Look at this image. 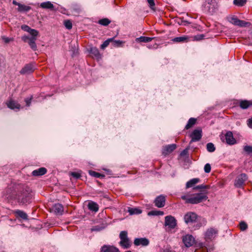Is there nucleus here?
I'll list each match as a JSON object with an SVG mask.
<instances>
[{
	"mask_svg": "<svg viewBox=\"0 0 252 252\" xmlns=\"http://www.w3.org/2000/svg\"><path fill=\"white\" fill-rule=\"evenodd\" d=\"M204 36L203 34L197 35L194 36V39L196 40H200L202 39L203 38Z\"/></svg>",
	"mask_w": 252,
	"mask_h": 252,
	"instance_id": "nucleus-51",
	"label": "nucleus"
},
{
	"mask_svg": "<svg viewBox=\"0 0 252 252\" xmlns=\"http://www.w3.org/2000/svg\"><path fill=\"white\" fill-rule=\"evenodd\" d=\"M88 207L90 210L94 212H97L98 210V205L96 203L94 202H90L88 204Z\"/></svg>",
	"mask_w": 252,
	"mask_h": 252,
	"instance_id": "nucleus-26",
	"label": "nucleus"
},
{
	"mask_svg": "<svg viewBox=\"0 0 252 252\" xmlns=\"http://www.w3.org/2000/svg\"><path fill=\"white\" fill-rule=\"evenodd\" d=\"M198 218L197 215L194 212H189L184 216L185 222L187 223H192L195 222Z\"/></svg>",
	"mask_w": 252,
	"mask_h": 252,
	"instance_id": "nucleus-5",
	"label": "nucleus"
},
{
	"mask_svg": "<svg viewBox=\"0 0 252 252\" xmlns=\"http://www.w3.org/2000/svg\"><path fill=\"white\" fill-rule=\"evenodd\" d=\"M218 231L214 228H210L207 230L205 233V239L212 240L214 239L217 235Z\"/></svg>",
	"mask_w": 252,
	"mask_h": 252,
	"instance_id": "nucleus-16",
	"label": "nucleus"
},
{
	"mask_svg": "<svg viewBox=\"0 0 252 252\" xmlns=\"http://www.w3.org/2000/svg\"><path fill=\"white\" fill-rule=\"evenodd\" d=\"M155 203L158 208L163 207L165 204V196L163 195L158 196L155 200Z\"/></svg>",
	"mask_w": 252,
	"mask_h": 252,
	"instance_id": "nucleus-15",
	"label": "nucleus"
},
{
	"mask_svg": "<svg viewBox=\"0 0 252 252\" xmlns=\"http://www.w3.org/2000/svg\"><path fill=\"white\" fill-rule=\"evenodd\" d=\"M35 69V67L33 64H27L20 70V73L21 74H29L33 72Z\"/></svg>",
	"mask_w": 252,
	"mask_h": 252,
	"instance_id": "nucleus-10",
	"label": "nucleus"
},
{
	"mask_svg": "<svg viewBox=\"0 0 252 252\" xmlns=\"http://www.w3.org/2000/svg\"><path fill=\"white\" fill-rule=\"evenodd\" d=\"M250 25V24L248 22H246L243 20H239L237 26H239L240 27H245L248 26Z\"/></svg>",
	"mask_w": 252,
	"mask_h": 252,
	"instance_id": "nucleus-37",
	"label": "nucleus"
},
{
	"mask_svg": "<svg viewBox=\"0 0 252 252\" xmlns=\"http://www.w3.org/2000/svg\"><path fill=\"white\" fill-rule=\"evenodd\" d=\"M247 176L245 174H241L238 176L235 182V186L237 188L241 187L244 184V182L247 180Z\"/></svg>",
	"mask_w": 252,
	"mask_h": 252,
	"instance_id": "nucleus-11",
	"label": "nucleus"
},
{
	"mask_svg": "<svg viewBox=\"0 0 252 252\" xmlns=\"http://www.w3.org/2000/svg\"><path fill=\"white\" fill-rule=\"evenodd\" d=\"M205 172L208 173H210L211 170V165L209 163H207L205 165L204 167Z\"/></svg>",
	"mask_w": 252,
	"mask_h": 252,
	"instance_id": "nucleus-45",
	"label": "nucleus"
},
{
	"mask_svg": "<svg viewBox=\"0 0 252 252\" xmlns=\"http://www.w3.org/2000/svg\"><path fill=\"white\" fill-rule=\"evenodd\" d=\"M207 150L209 152H213L215 151V147L212 143H208L207 145Z\"/></svg>",
	"mask_w": 252,
	"mask_h": 252,
	"instance_id": "nucleus-33",
	"label": "nucleus"
},
{
	"mask_svg": "<svg viewBox=\"0 0 252 252\" xmlns=\"http://www.w3.org/2000/svg\"><path fill=\"white\" fill-rule=\"evenodd\" d=\"M110 21L107 18H104L99 21L98 23L103 26H107L110 24Z\"/></svg>",
	"mask_w": 252,
	"mask_h": 252,
	"instance_id": "nucleus-36",
	"label": "nucleus"
},
{
	"mask_svg": "<svg viewBox=\"0 0 252 252\" xmlns=\"http://www.w3.org/2000/svg\"><path fill=\"white\" fill-rule=\"evenodd\" d=\"M240 229L241 231H245L248 228V225L244 221H241L240 223Z\"/></svg>",
	"mask_w": 252,
	"mask_h": 252,
	"instance_id": "nucleus-39",
	"label": "nucleus"
},
{
	"mask_svg": "<svg viewBox=\"0 0 252 252\" xmlns=\"http://www.w3.org/2000/svg\"><path fill=\"white\" fill-rule=\"evenodd\" d=\"M100 252H120V251L114 246L104 245L101 247Z\"/></svg>",
	"mask_w": 252,
	"mask_h": 252,
	"instance_id": "nucleus-14",
	"label": "nucleus"
},
{
	"mask_svg": "<svg viewBox=\"0 0 252 252\" xmlns=\"http://www.w3.org/2000/svg\"><path fill=\"white\" fill-rule=\"evenodd\" d=\"M32 198V195L30 192H24L21 196L19 197V200L20 203L26 204L29 203Z\"/></svg>",
	"mask_w": 252,
	"mask_h": 252,
	"instance_id": "nucleus-7",
	"label": "nucleus"
},
{
	"mask_svg": "<svg viewBox=\"0 0 252 252\" xmlns=\"http://www.w3.org/2000/svg\"><path fill=\"white\" fill-rule=\"evenodd\" d=\"M13 3L14 4V5H18L19 6V5L20 4V3L15 1V0H13Z\"/></svg>",
	"mask_w": 252,
	"mask_h": 252,
	"instance_id": "nucleus-58",
	"label": "nucleus"
},
{
	"mask_svg": "<svg viewBox=\"0 0 252 252\" xmlns=\"http://www.w3.org/2000/svg\"><path fill=\"white\" fill-rule=\"evenodd\" d=\"M210 187L208 185H200L195 187L194 189H210Z\"/></svg>",
	"mask_w": 252,
	"mask_h": 252,
	"instance_id": "nucleus-40",
	"label": "nucleus"
},
{
	"mask_svg": "<svg viewBox=\"0 0 252 252\" xmlns=\"http://www.w3.org/2000/svg\"><path fill=\"white\" fill-rule=\"evenodd\" d=\"M149 240L146 238H136L134 240V244L136 246L142 245L143 246H147L149 244Z\"/></svg>",
	"mask_w": 252,
	"mask_h": 252,
	"instance_id": "nucleus-18",
	"label": "nucleus"
},
{
	"mask_svg": "<svg viewBox=\"0 0 252 252\" xmlns=\"http://www.w3.org/2000/svg\"><path fill=\"white\" fill-rule=\"evenodd\" d=\"M247 124H248V126L251 128H252V118L248 119V120L247 121Z\"/></svg>",
	"mask_w": 252,
	"mask_h": 252,
	"instance_id": "nucleus-53",
	"label": "nucleus"
},
{
	"mask_svg": "<svg viewBox=\"0 0 252 252\" xmlns=\"http://www.w3.org/2000/svg\"><path fill=\"white\" fill-rule=\"evenodd\" d=\"M165 225L170 228H174L176 225L175 219L171 216H167L165 218Z\"/></svg>",
	"mask_w": 252,
	"mask_h": 252,
	"instance_id": "nucleus-8",
	"label": "nucleus"
},
{
	"mask_svg": "<svg viewBox=\"0 0 252 252\" xmlns=\"http://www.w3.org/2000/svg\"><path fill=\"white\" fill-rule=\"evenodd\" d=\"M169 252V251H166V252Z\"/></svg>",
	"mask_w": 252,
	"mask_h": 252,
	"instance_id": "nucleus-59",
	"label": "nucleus"
},
{
	"mask_svg": "<svg viewBox=\"0 0 252 252\" xmlns=\"http://www.w3.org/2000/svg\"><path fill=\"white\" fill-rule=\"evenodd\" d=\"M36 40V37H31L30 39V41H28V43L31 47V48L34 51L36 50L37 47L35 44V40Z\"/></svg>",
	"mask_w": 252,
	"mask_h": 252,
	"instance_id": "nucleus-24",
	"label": "nucleus"
},
{
	"mask_svg": "<svg viewBox=\"0 0 252 252\" xmlns=\"http://www.w3.org/2000/svg\"><path fill=\"white\" fill-rule=\"evenodd\" d=\"M196 123V119L193 118H191L189 119L188 124L185 126V128L188 129L192 127Z\"/></svg>",
	"mask_w": 252,
	"mask_h": 252,
	"instance_id": "nucleus-28",
	"label": "nucleus"
},
{
	"mask_svg": "<svg viewBox=\"0 0 252 252\" xmlns=\"http://www.w3.org/2000/svg\"><path fill=\"white\" fill-rule=\"evenodd\" d=\"M187 38L185 36H180V37H175L173 39V41L174 42H181L186 41Z\"/></svg>",
	"mask_w": 252,
	"mask_h": 252,
	"instance_id": "nucleus-35",
	"label": "nucleus"
},
{
	"mask_svg": "<svg viewBox=\"0 0 252 252\" xmlns=\"http://www.w3.org/2000/svg\"><path fill=\"white\" fill-rule=\"evenodd\" d=\"M47 172L45 168L41 167L32 172V175L34 176H39L44 175Z\"/></svg>",
	"mask_w": 252,
	"mask_h": 252,
	"instance_id": "nucleus-19",
	"label": "nucleus"
},
{
	"mask_svg": "<svg viewBox=\"0 0 252 252\" xmlns=\"http://www.w3.org/2000/svg\"><path fill=\"white\" fill-rule=\"evenodd\" d=\"M113 40V38H109L107 40H105L102 44L101 45V48L104 49L105 48L107 47L109 44L110 42Z\"/></svg>",
	"mask_w": 252,
	"mask_h": 252,
	"instance_id": "nucleus-34",
	"label": "nucleus"
},
{
	"mask_svg": "<svg viewBox=\"0 0 252 252\" xmlns=\"http://www.w3.org/2000/svg\"><path fill=\"white\" fill-rule=\"evenodd\" d=\"M128 212L130 215H135L141 214L142 211L141 210L137 208H132L128 207Z\"/></svg>",
	"mask_w": 252,
	"mask_h": 252,
	"instance_id": "nucleus-27",
	"label": "nucleus"
},
{
	"mask_svg": "<svg viewBox=\"0 0 252 252\" xmlns=\"http://www.w3.org/2000/svg\"><path fill=\"white\" fill-rule=\"evenodd\" d=\"M89 173H90V174L91 176H92L93 177H96V178H99L100 177H104V176L101 175L99 173H97V172H96L93 171H89Z\"/></svg>",
	"mask_w": 252,
	"mask_h": 252,
	"instance_id": "nucleus-42",
	"label": "nucleus"
},
{
	"mask_svg": "<svg viewBox=\"0 0 252 252\" xmlns=\"http://www.w3.org/2000/svg\"><path fill=\"white\" fill-rule=\"evenodd\" d=\"M197 247H199L200 248H203L204 247H205V248H207L206 247V246L204 244H203V243H199L197 244ZM207 249V250H208V248H206Z\"/></svg>",
	"mask_w": 252,
	"mask_h": 252,
	"instance_id": "nucleus-55",
	"label": "nucleus"
},
{
	"mask_svg": "<svg viewBox=\"0 0 252 252\" xmlns=\"http://www.w3.org/2000/svg\"><path fill=\"white\" fill-rule=\"evenodd\" d=\"M244 150L247 154L252 153V146L246 145L244 147Z\"/></svg>",
	"mask_w": 252,
	"mask_h": 252,
	"instance_id": "nucleus-41",
	"label": "nucleus"
},
{
	"mask_svg": "<svg viewBox=\"0 0 252 252\" xmlns=\"http://www.w3.org/2000/svg\"><path fill=\"white\" fill-rule=\"evenodd\" d=\"M224 137L225 141L227 144L231 145L236 143V140L234 138L231 131H227L224 135Z\"/></svg>",
	"mask_w": 252,
	"mask_h": 252,
	"instance_id": "nucleus-13",
	"label": "nucleus"
},
{
	"mask_svg": "<svg viewBox=\"0 0 252 252\" xmlns=\"http://www.w3.org/2000/svg\"><path fill=\"white\" fill-rule=\"evenodd\" d=\"M200 181L199 178H193L189 181L186 183V188H189L193 187L194 185L197 184Z\"/></svg>",
	"mask_w": 252,
	"mask_h": 252,
	"instance_id": "nucleus-23",
	"label": "nucleus"
},
{
	"mask_svg": "<svg viewBox=\"0 0 252 252\" xmlns=\"http://www.w3.org/2000/svg\"><path fill=\"white\" fill-rule=\"evenodd\" d=\"M2 39L4 41V42L6 43H8L11 40V39L6 37H3Z\"/></svg>",
	"mask_w": 252,
	"mask_h": 252,
	"instance_id": "nucleus-57",
	"label": "nucleus"
},
{
	"mask_svg": "<svg viewBox=\"0 0 252 252\" xmlns=\"http://www.w3.org/2000/svg\"><path fill=\"white\" fill-rule=\"evenodd\" d=\"M31 35H32V37H36V36L38 35V32L34 29H32L31 32H29Z\"/></svg>",
	"mask_w": 252,
	"mask_h": 252,
	"instance_id": "nucleus-44",
	"label": "nucleus"
},
{
	"mask_svg": "<svg viewBox=\"0 0 252 252\" xmlns=\"http://www.w3.org/2000/svg\"><path fill=\"white\" fill-rule=\"evenodd\" d=\"M163 214V212L160 211H152L148 214L149 216H162Z\"/></svg>",
	"mask_w": 252,
	"mask_h": 252,
	"instance_id": "nucleus-31",
	"label": "nucleus"
},
{
	"mask_svg": "<svg viewBox=\"0 0 252 252\" xmlns=\"http://www.w3.org/2000/svg\"><path fill=\"white\" fill-rule=\"evenodd\" d=\"M239 19L236 17H232L230 19V22L233 25L237 26Z\"/></svg>",
	"mask_w": 252,
	"mask_h": 252,
	"instance_id": "nucleus-47",
	"label": "nucleus"
},
{
	"mask_svg": "<svg viewBox=\"0 0 252 252\" xmlns=\"http://www.w3.org/2000/svg\"><path fill=\"white\" fill-rule=\"evenodd\" d=\"M100 230H101L100 228L98 226H95V227H94L92 228H91V230L92 231H100Z\"/></svg>",
	"mask_w": 252,
	"mask_h": 252,
	"instance_id": "nucleus-56",
	"label": "nucleus"
},
{
	"mask_svg": "<svg viewBox=\"0 0 252 252\" xmlns=\"http://www.w3.org/2000/svg\"><path fill=\"white\" fill-rule=\"evenodd\" d=\"M201 133L202 130L200 129H196L194 130L190 134L191 140L190 143L199 141L202 136Z\"/></svg>",
	"mask_w": 252,
	"mask_h": 252,
	"instance_id": "nucleus-12",
	"label": "nucleus"
},
{
	"mask_svg": "<svg viewBox=\"0 0 252 252\" xmlns=\"http://www.w3.org/2000/svg\"><path fill=\"white\" fill-rule=\"evenodd\" d=\"M154 39L153 37H149L146 36H140L139 37H137L135 39V41L137 42H144L147 43L150 42Z\"/></svg>",
	"mask_w": 252,
	"mask_h": 252,
	"instance_id": "nucleus-22",
	"label": "nucleus"
},
{
	"mask_svg": "<svg viewBox=\"0 0 252 252\" xmlns=\"http://www.w3.org/2000/svg\"><path fill=\"white\" fill-rule=\"evenodd\" d=\"M31 9V7L24 4H20L18 6V10L20 12L28 11Z\"/></svg>",
	"mask_w": 252,
	"mask_h": 252,
	"instance_id": "nucleus-29",
	"label": "nucleus"
},
{
	"mask_svg": "<svg viewBox=\"0 0 252 252\" xmlns=\"http://www.w3.org/2000/svg\"><path fill=\"white\" fill-rule=\"evenodd\" d=\"M32 98V96L30 97V98H25V101L26 102V106H30Z\"/></svg>",
	"mask_w": 252,
	"mask_h": 252,
	"instance_id": "nucleus-49",
	"label": "nucleus"
},
{
	"mask_svg": "<svg viewBox=\"0 0 252 252\" xmlns=\"http://www.w3.org/2000/svg\"><path fill=\"white\" fill-rule=\"evenodd\" d=\"M6 104L8 108L15 111H19L22 108L21 105L12 98L6 101Z\"/></svg>",
	"mask_w": 252,
	"mask_h": 252,
	"instance_id": "nucleus-4",
	"label": "nucleus"
},
{
	"mask_svg": "<svg viewBox=\"0 0 252 252\" xmlns=\"http://www.w3.org/2000/svg\"><path fill=\"white\" fill-rule=\"evenodd\" d=\"M16 214L20 218L24 220L28 219L27 215L23 211L21 210H17L15 211Z\"/></svg>",
	"mask_w": 252,
	"mask_h": 252,
	"instance_id": "nucleus-30",
	"label": "nucleus"
},
{
	"mask_svg": "<svg viewBox=\"0 0 252 252\" xmlns=\"http://www.w3.org/2000/svg\"><path fill=\"white\" fill-rule=\"evenodd\" d=\"M121 241L120 245L124 248H128L131 245V243L127 237V233L126 231H122L120 234Z\"/></svg>",
	"mask_w": 252,
	"mask_h": 252,
	"instance_id": "nucleus-3",
	"label": "nucleus"
},
{
	"mask_svg": "<svg viewBox=\"0 0 252 252\" xmlns=\"http://www.w3.org/2000/svg\"><path fill=\"white\" fill-rule=\"evenodd\" d=\"M189 150V148L188 147L187 148H186L185 150H184L180 154V155L181 156H185L186 155H187L188 153V151Z\"/></svg>",
	"mask_w": 252,
	"mask_h": 252,
	"instance_id": "nucleus-52",
	"label": "nucleus"
},
{
	"mask_svg": "<svg viewBox=\"0 0 252 252\" xmlns=\"http://www.w3.org/2000/svg\"><path fill=\"white\" fill-rule=\"evenodd\" d=\"M31 38V37H29V36H23V37H22V39H23V40L24 42H28V41H30V39Z\"/></svg>",
	"mask_w": 252,
	"mask_h": 252,
	"instance_id": "nucleus-54",
	"label": "nucleus"
},
{
	"mask_svg": "<svg viewBox=\"0 0 252 252\" xmlns=\"http://www.w3.org/2000/svg\"><path fill=\"white\" fill-rule=\"evenodd\" d=\"M218 8V3L215 0H205L202 5V10L211 15L217 12Z\"/></svg>",
	"mask_w": 252,
	"mask_h": 252,
	"instance_id": "nucleus-2",
	"label": "nucleus"
},
{
	"mask_svg": "<svg viewBox=\"0 0 252 252\" xmlns=\"http://www.w3.org/2000/svg\"><path fill=\"white\" fill-rule=\"evenodd\" d=\"M50 209L51 212H53L57 215H63L64 211L63 206L60 203L54 204Z\"/></svg>",
	"mask_w": 252,
	"mask_h": 252,
	"instance_id": "nucleus-9",
	"label": "nucleus"
},
{
	"mask_svg": "<svg viewBox=\"0 0 252 252\" xmlns=\"http://www.w3.org/2000/svg\"><path fill=\"white\" fill-rule=\"evenodd\" d=\"M207 194V191L203 190L199 193L183 195L181 198L185 200L186 203L195 204L206 201L208 199Z\"/></svg>",
	"mask_w": 252,
	"mask_h": 252,
	"instance_id": "nucleus-1",
	"label": "nucleus"
},
{
	"mask_svg": "<svg viewBox=\"0 0 252 252\" xmlns=\"http://www.w3.org/2000/svg\"><path fill=\"white\" fill-rule=\"evenodd\" d=\"M40 6L44 9H54V5L50 1H46L40 3Z\"/></svg>",
	"mask_w": 252,
	"mask_h": 252,
	"instance_id": "nucleus-21",
	"label": "nucleus"
},
{
	"mask_svg": "<svg viewBox=\"0 0 252 252\" xmlns=\"http://www.w3.org/2000/svg\"><path fill=\"white\" fill-rule=\"evenodd\" d=\"M64 25L66 29L70 30L72 27V23L69 20L65 21L64 22Z\"/></svg>",
	"mask_w": 252,
	"mask_h": 252,
	"instance_id": "nucleus-43",
	"label": "nucleus"
},
{
	"mask_svg": "<svg viewBox=\"0 0 252 252\" xmlns=\"http://www.w3.org/2000/svg\"><path fill=\"white\" fill-rule=\"evenodd\" d=\"M90 52L96 59H99L101 58V55H100L99 52L97 48L94 47H91L90 49Z\"/></svg>",
	"mask_w": 252,
	"mask_h": 252,
	"instance_id": "nucleus-20",
	"label": "nucleus"
},
{
	"mask_svg": "<svg viewBox=\"0 0 252 252\" xmlns=\"http://www.w3.org/2000/svg\"><path fill=\"white\" fill-rule=\"evenodd\" d=\"M112 41H113V46L115 47H123L125 43L124 41L120 40H113Z\"/></svg>",
	"mask_w": 252,
	"mask_h": 252,
	"instance_id": "nucleus-32",
	"label": "nucleus"
},
{
	"mask_svg": "<svg viewBox=\"0 0 252 252\" xmlns=\"http://www.w3.org/2000/svg\"><path fill=\"white\" fill-rule=\"evenodd\" d=\"M176 148V145L174 144L165 146L162 148V154L167 155L173 151Z\"/></svg>",
	"mask_w": 252,
	"mask_h": 252,
	"instance_id": "nucleus-17",
	"label": "nucleus"
},
{
	"mask_svg": "<svg viewBox=\"0 0 252 252\" xmlns=\"http://www.w3.org/2000/svg\"><path fill=\"white\" fill-rule=\"evenodd\" d=\"M71 175L75 179H78L80 177V174L78 172H71Z\"/></svg>",
	"mask_w": 252,
	"mask_h": 252,
	"instance_id": "nucleus-50",
	"label": "nucleus"
},
{
	"mask_svg": "<svg viewBox=\"0 0 252 252\" xmlns=\"http://www.w3.org/2000/svg\"><path fill=\"white\" fill-rule=\"evenodd\" d=\"M182 241L186 247H190L195 243V238L189 234H187L183 237Z\"/></svg>",
	"mask_w": 252,
	"mask_h": 252,
	"instance_id": "nucleus-6",
	"label": "nucleus"
},
{
	"mask_svg": "<svg viewBox=\"0 0 252 252\" xmlns=\"http://www.w3.org/2000/svg\"><path fill=\"white\" fill-rule=\"evenodd\" d=\"M147 1L150 8L153 10H155V4L154 0H147Z\"/></svg>",
	"mask_w": 252,
	"mask_h": 252,
	"instance_id": "nucleus-46",
	"label": "nucleus"
},
{
	"mask_svg": "<svg viewBox=\"0 0 252 252\" xmlns=\"http://www.w3.org/2000/svg\"><path fill=\"white\" fill-rule=\"evenodd\" d=\"M21 29L24 30V31H26V32H31V30H32V29H31V28H30L27 25H23L21 27Z\"/></svg>",
	"mask_w": 252,
	"mask_h": 252,
	"instance_id": "nucleus-48",
	"label": "nucleus"
},
{
	"mask_svg": "<svg viewBox=\"0 0 252 252\" xmlns=\"http://www.w3.org/2000/svg\"><path fill=\"white\" fill-rule=\"evenodd\" d=\"M250 105H252V101L242 100L240 102V106L242 109H247Z\"/></svg>",
	"mask_w": 252,
	"mask_h": 252,
	"instance_id": "nucleus-25",
	"label": "nucleus"
},
{
	"mask_svg": "<svg viewBox=\"0 0 252 252\" xmlns=\"http://www.w3.org/2000/svg\"><path fill=\"white\" fill-rule=\"evenodd\" d=\"M247 0H234V4L238 6H243L246 2Z\"/></svg>",
	"mask_w": 252,
	"mask_h": 252,
	"instance_id": "nucleus-38",
	"label": "nucleus"
}]
</instances>
